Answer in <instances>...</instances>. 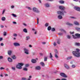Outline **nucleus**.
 <instances>
[{"mask_svg":"<svg viewBox=\"0 0 80 80\" xmlns=\"http://www.w3.org/2000/svg\"><path fill=\"white\" fill-rule=\"evenodd\" d=\"M23 50L24 52V53H26V54H28V50L27 49V48H24Z\"/></svg>","mask_w":80,"mask_h":80,"instance_id":"obj_5","label":"nucleus"},{"mask_svg":"<svg viewBox=\"0 0 80 80\" xmlns=\"http://www.w3.org/2000/svg\"><path fill=\"white\" fill-rule=\"evenodd\" d=\"M71 18H73V19H75V18H75V17H71Z\"/></svg>","mask_w":80,"mask_h":80,"instance_id":"obj_55","label":"nucleus"},{"mask_svg":"<svg viewBox=\"0 0 80 80\" xmlns=\"http://www.w3.org/2000/svg\"><path fill=\"white\" fill-rule=\"evenodd\" d=\"M14 37H17V34L16 33H14L13 35Z\"/></svg>","mask_w":80,"mask_h":80,"instance_id":"obj_46","label":"nucleus"},{"mask_svg":"<svg viewBox=\"0 0 80 80\" xmlns=\"http://www.w3.org/2000/svg\"><path fill=\"white\" fill-rule=\"evenodd\" d=\"M74 8L76 10H77V11H78V12H80V7H74Z\"/></svg>","mask_w":80,"mask_h":80,"instance_id":"obj_7","label":"nucleus"},{"mask_svg":"<svg viewBox=\"0 0 80 80\" xmlns=\"http://www.w3.org/2000/svg\"><path fill=\"white\" fill-rule=\"evenodd\" d=\"M38 1H39V2L40 3H42V2H41V0H38Z\"/></svg>","mask_w":80,"mask_h":80,"instance_id":"obj_60","label":"nucleus"},{"mask_svg":"<svg viewBox=\"0 0 80 80\" xmlns=\"http://www.w3.org/2000/svg\"><path fill=\"white\" fill-rule=\"evenodd\" d=\"M31 62L32 63H35L37 62V60L35 59H32L31 60Z\"/></svg>","mask_w":80,"mask_h":80,"instance_id":"obj_10","label":"nucleus"},{"mask_svg":"<svg viewBox=\"0 0 80 80\" xmlns=\"http://www.w3.org/2000/svg\"><path fill=\"white\" fill-rule=\"evenodd\" d=\"M12 58H13V59H15V58H16V57H15V56L14 55H13L12 56Z\"/></svg>","mask_w":80,"mask_h":80,"instance_id":"obj_30","label":"nucleus"},{"mask_svg":"<svg viewBox=\"0 0 80 80\" xmlns=\"http://www.w3.org/2000/svg\"><path fill=\"white\" fill-rule=\"evenodd\" d=\"M58 19H62V18H63L62 17V16L61 15H59L58 16Z\"/></svg>","mask_w":80,"mask_h":80,"instance_id":"obj_14","label":"nucleus"},{"mask_svg":"<svg viewBox=\"0 0 80 80\" xmlns=\"http://www.w3.org/2000/svg\"><path fill=\"white\" fill-rule=\"evenodd\" d=\"M7 35V32H4L3 36H6Z\"/></svg>","mask_w":80,"mask_h":80,"instance_id":"obj_41","label":"nucleus"},{"mask_svg":"<svg viewBox=\"0 0 80 80\" xmlns=\"http://www.w3.org/2000/svg\"><path fill=\"white\" fill-rule=\"evenodd\" d=\"M61 80H67L66 79L62 78V79Z\"/></svg>","mask_w":80,"mask_h":80,"instance_id":"obj_64","label":"nucleus"},{"mask_svg":"<svg viewBox=\"0 0 80 80\" xmlns=\"http://www.w3.org/2000/svg\"><path fill=\"white\" fill-rule=\"evenodd\" d=\"M16 68H17L19 69H22V67L19 65V64L17 65L16 66Z\"/></svg>","mask_w":80,"mask_h":80,"instance_id":"obj_8","label":"nucleus"},{"mask_svg":"<svg viewBox=\"0 0 80 80\" xmlns=\"http://www.w3.org/2000/svg\"><path fill=\"white\" fill-rule=\"evenodd\" d=\"M12 8H13L14 7V6H11Z\"/></svg>","mask_w":80,"mask_h":80,"instance_id":"obj_61","label":"nucleus"},{"mask_svg":"<svg viewBox=\"0 0 80 80\" xmlns=\"http://www.w3.org/2000/svg\"><path fill=\"white\" fill-rule=\"evenodd\" d=\"M11 68L13 70H15V67H12Z\"/></svg>","mask_w":80,"mask_h":80,"instance_id":"obj_40","label":"nucleus"},{"mask_svg":"<svg viewBox=\"0 0 80 80\" xmlns=\"http://www.w3.org/2000/svg\"><path fill=\"white\" fill-rule=\"evenodd\" d=\"M29 66V65L28 64H26L25 65V67H28Z\"/></svg>","mask_w":80,"mask_h":80,"instance_id":"obj_44","label":"nucleus"},{"mask_svg":"<svg viewBox=\"0 0 80 80\" xmlns=\"http://www.w3.org/2000/svg\"><path fill=\"white\" fill-rule=\"evenodd\" d=\"M53 45L54 46H56V45H57V43H56L55 42H54Z\"/></svg>","mask_w":80,"mask_h":80,"instance_id":"obj_50","label":"nucleus"},{"mask_svg":"<svg viewBox=\"0 0 80 80\" xmlns=\"http://www.w3.org/2000/svg\"><path fill=\"white\" fill-rule=\"evenodd\" d=\"M52 57H53V56H52V53H50V58H51V60H53V59H52Z\"/></svg>","mask_w":80,"mask_h":80,"instance_id":"obj_20","label":"nucleus"},{"mask_svg":"<svg viewBox=\"0 0 80 80\" xmlns=\"http://www.w3.org/2000/svg\"><path fill=\"white\" fill-rule=\"evenodd\" d=\"M47 29L49 31H50V30L51 29H52V28L50 26H48V27Z\"/></svg>","mask_w":80,"mask_h":80,"instance_id":"obj_23","label":"nucleus"},{"mask_svg":"<svg viewBox=\"0 0 80 80\" xmlns=\"http://www.w3.org/2000/svg\"><path fill=\"white\" fill-rule=\"evenodd\" d=\"M30 39V37H26V40H29Z\"/></svg>","mask_w":80,"mask_h":80,"instance_id":"obj_45","label":"nucleus"},{"mask_svg":"<svg viewBox=\"0 0 80 80\" xmlns=\"http://www.w3.org/2000/svg\"><path fill=\"white\" fill-rule=\"evenodd\" d=\"M36 70H40L41 69V68L40 66H37L36 67Z\"/></svg>","mask_w":80,"mask_h":80,"instance_id":"obj_16","label":"nucleus"},{"mask_svg":"<svg viewBox=\"0 0 80 80\" xmlns=\"http://www.w3.org/2000/svg\"><path fill=\"white\" fill-rule=\"evenodd\" d=\"M3 40V38H0V41H2Z\"/></svg>","mask_w":80,"mask_h":80,"instance_id":"obj_62","label":"nucleus"},{"mask_svg":"<svg viewBox=\"0 0 80 80\" xmlns=\"http://www.w3.org/2000/svg\"><path fill=\"white\" fill-rule=\"evenodd\" d=\"M54 52L56 53H58V51H57V49H55L54 50Z\"/></svg>","mask_w":80,"mask_h":80,"instance_id":"obj_48","label":"nucleus"},{"mask_svg":"<svg viewBox=\"0 0 80 80\" xmlns=\"http://www.w3.org/2000/svg\"><path fill=\"white\" fill-rule=\"evenodd\" d=\"M40 64L42 66V67H44L45 66V64H44V63L43 62H40Z\"/></svg>","mask_w":80,"mask_h":80,"instance_id":"obj_22","label":"nucleus"},{"mask_svg":"<svg viewBox=\"0 0 80 80\" xmlns=\"http://www.w3.org/2000/svg\"><path fill=\"white\" fill-rule=\"evenodd\" d=\"M39 21V19L38 18L37 19V24H38V22Z\"/></svg>","mask_w":80,"mask_h":80,"instance_id":"obj_49","label":"nucleus"},{"mask_svg":"<svg viewBox=\"0 0 80 80\" xmlns=\"http://www.w3.org/2000/svg\"><path fill=\"white\" fill-rule=\"evenodd\" d=\"M3 58V56H0V59H2Z\"/></svg>","mask_w":80,"mask_h":80,"instance_id":"obj_58","label":"nucleus"},{"mask_svg":"<svg viewBox=\"0 0 80 80\" xmlns=\"http://www.w3.org/2000/svg\"><path fill=\"white\" fill-rule=\"evenodd\" d=\"M57 43H58V44L60 43V39H58Z\"/></svg>","mask_w":80,"mask_h":80,"instance_id":"obj_18","label":"nucleus"},{"mask_svg":"<svg viewBox=\"0 0 80 80\" xmlns=\"http://www.w3.org/2000/svg\"><path fill=\"white\" fill-rule=\"evenodd\" d=\"M60 75L61 76H62V77H65V78H66L67 77V76L65 73H60Z\"/></svg>","mask_w":80,"mask_h":80,"instance_id":"obj_6","label":"nucleus"},{"mask_svg":"<svg viewBox=\"0 0 80 80\" xmlns=\"http://www.w3.org/2000/svg\"><path fill=\"white\" fill-rule=\"evenodd\" d=\"M59 2L60 3H61V4L64 3V1H59Z\"/></svg>","mask_w":80,"mask_h":80,"instance_id":"obj_25","label":"nucleus"},{"mask_svg":"<svg viewBox=\"0 0 80 80\" xmlns=\"http://www.w3.org/2000/svg\"><path fill=\"white\" fill-rule=\"evenodd\" d=\"M71 67L72 68H75V65H72L71 66Z\"/></svg>","mask_w":80,"mask_h":80,"instance_id":"obj_42","label":"nucleus"},{"mask_svg":"<svg viewBox=\"0 0 80 80\" xmlns=\"http://www.w3.org/2000/svg\"><path fill=\"white\" fill-rule=\"evenodd\" d=\"M35 12L37 13H40V11H39L38 10V9H37Z\"/></svg>","mask_w":80,"mask_h":80,"instance_id":"obj_34","label":"nucleus"},{"mask_svg":"<svg viewBox=\"0 0 80 80\" xmlns=\"http://www.w3.org/2000/svg\"><path fill=\"white\" fill-rule=\"evenodd\" d=\"M55 57H56V58H58V56L56 54H55Z\"/></svg>","mask_w":80,"mask_h":80,"instance_id":"obj_53","label":"nucleus"},{"mask_svg":"<svg viewBox=\"0 0 80 80\" xmlns=\"http://www.w3.org/2000/svg\"><path fill=\"white\" fill-rule=\"evenodd\" d=\"M45 6L46 7H50V5H49V3H46L45 4Z\"/></svg>","mask_w":80,"mask_h":80,"instance_id":"obj_17","label":"nucleus"},{"mask_svg":"<svg viewBox=\"0 0 80 80\" xmlns=\"http://www.w3.org/2000/svg\"><path fill=\"white\" fill-rule=\"evenodd\" d=\"M18 64L21 65V66H23V63H18Z\"/></svg>","mask_w":80,"mask_h":80,"instance_id":"obj_36","label":"nucleus"},{"mask_svg":"<svg viewBox=\"0 0 80 80\" xmlns=\"http://www.w3.org/2000/svg\"><path fill=\"white\" fill-rule=\"evenodd\" d=\"M23 70L24 71H27V70H28V69L26 68H23Z\"/></svg>","mask_w":80,"mask_h":80,"instance_id":"obj_32","label":"nucleus"},{"mask_svg":"<svg viewBox=\"0 0 80 80\" xmlns=\"http://www.w3.org/2000/svg\"><path fill=\"white\" fill-rule=\"evenodd\" d=\"M75 29L77 30V31L78 32H80V28H76Z\"/></svg>","mask_w":80,"mask_h":80,"instance_id":"obj_24","label":"nucleus"},{"mask_svg":"<svg viewBox=\"0 0 80 80\" xmlns=\"http://www.w3.org/2000/svg\"><path fill=\"white\" fill-rule=\"evenodd\" d=\"M22 80H27V78H22L21 79Z\"/></svg>","mask_w":80,"mask_h":80,"instance_id":"obj_43","label":"nucleus"},{"mask_svg":"<svg viewBox=\"0 0 80 80\" xmlns=\"http://www.w3.org/2000/svg\"><path fill=\"white\" fill-rule=\"evenodd\" d=\"M5 17H2V21H5Z\"/></svg>","mask_w":80,"mask_h":80,"instance_id":"obj_27","label":"nucleus"},{"mask_svg":"<svg viewBox=\"0 0 80 80\" xmlns=\"http://www.w3.org/2000/svg\"><path fill=\"white\" fill-rule=\"evenodd\" d=\"M64 66L65 68L67 70H69L70 69V67L67 64L65 63L64 65Z\"/></svg>","mask_w":80,"mask_h":80,"instance_id":"obj_4","label":"nucleus"},{"mask_svg":"<svg viewBox=\"0 0 80 80\" xmlns=\"http://www.w3.org/2000/svg\"><path fill=\"white\" fill-rule=\"evenodd\" d=\"M37 9H38L36 8H32V11L34 12H36Z\"/></svg>","mask_w":80,"mask_h":80,"instance_id":"obj_12","label":"nucleus"},{"mask_svg":"<svg viewBox=\"0 0 80 80\" xmlns=\"http://www.w3.org/2000/svg\"><path fill=\"white\" fill-rule=\"evenodd\" d=\"M58 35H63V33H58Z\"/></svg>","mask_w":80,"mask_h":80,"instance_id":"obj_51","label":"nucleus"},{"mask_svg":"<svg viewBox=\"0 0 80 80\" xmlns=\"http://www.w3.org/2000/svg\"><path fill=\"white\" fill-rule=\"evenodd\" d=\"M47 60V57H45L44 58V62H46Z\"/></svg>","mask_w":80,"mask_h":80,"instance_id":"obj_38","label":"nucleus"},{"mask_svg":"<svg viewBox=\"0 0 80 80\" xmlns=\"http://www.w3.org/2000/svg\"><path fill=\"white\" fill-rule=\"evenodd\" d=\"M72 58V56H70L69 57H68L67 58V60H70V59H71V58Z\"/></svg>","mask_w":80,"mask_h":80,"instance_id":"obj_31","label":"nucleus"},{"mask_svg":"<svg viewBox=\"0 0 80 80\" xmlns=\"http://www.w3.org/2000/svg\"><path fill=\"white\" fill-rule=\"evenodd\" d=\"M42 44H43V45H45V44L46 43V42H42Z\"/></svg>","mask_w":80,"mask_h":80,"instance_id":"obj_57","label":"nucleus"},{"mask_svg":"<svg viewBox=\"0 0 80 80\" xmlns=\"http://www.w3.org/2000/svg\"><path fill=\"white\" fill-rule=\"evenodd\" d=\"M74 24L76 25H79V23L77 21H75L74 22Z\"/></svg>","mask_w":80,"mask_h":80,"instance_id":"obj_15","label":"nucleus"},{"mask_svg":"<svg viewBox=\"0 0 80 80\" xmlns=\"http://www.w3.org/2000/svg\"><path fill=\"white\" fill-rule=\"evenodd\" d=\"M12 51L11 50H9L8 52V53L9 55H10L12 54Z\"/></svg>","mask_w":80,"mask_h":80,"instance_id":"obj_11","label":"nucleus"},{"mask_svg":"<svg viewBox=\"0 0 80 80\" xmlns=\"http://www.w3.org/2000/svg\"><path fill=\"white\" fill-rule=\"evenodd\" d=\"M60 30L61 31V32H64V33H66V32L63 29H60Z\"/></svg>","mask_w":80,"mask_h":80,"instance_id":"obj_28","label":"nucleus"},{"mask_svg":"<svg viewBox=\"0 0 80 80\" xmlns=\"http://www.w3.org/2000/svg\"><path fill=\"white\" fill-rule=\"evenodd\" d=\"M49 24H48V23H47L45 24V27H47L48 26Z\"/></svg>","mask_w":80,"mask_h":80,"instance_id":"obj_37","label":"nucleus"},{"mask_svg":"<svg viewBox=\"0 0 80 80\" xmlns=\"http://www.w3.org/2000/svg\"><path fill=\"white\" fill-rule=\"evenodd\" d=\"M23 32H25V33H27L28 31L27 30V29L26 28H24L23 29Z\"/></svg>","mask_w":80,"mask_h":80,"instance_id":"obj_21","label":"nucleus"},{"mask_svg":"<svg viewBox=\"0 0 80 80\" xmlns=\"http://www.w3.org/2000/svg\"><path fill=\"white\" fill-rule=\"evenodd\" d=\"M76 50L77 51H74L72 52V54L75 57H79L80 56V52H79L80 50L78 49H76Z\"/></svg>","mask_w":80,"mask_h":80,"instance_id":"obj_2","label":"nucleus"},{"mask_svg":"<svg viewBox=\"0 0 80 80\" xmlns=\"http://www.w3.org/2000/svg\"><path fill=\"white\" fill-rule=\"evenodd\" d=\"M72 36L74 39H77V38H80V34L78 33L75 34V36L72 35Z\"/></svg>","mask_w":80,"mask_h":80,"instance_id":"obj_3","label":"nucleus"},{"mask_svg":"<svg viewBox=\"0 0 80 80\" xmlns=\"http://www.w3.org/2000/svg\"><path fill=\"white\" fill-rule=\"evenodd\" d=\"M55 30V29L54 28H53L52 29L51 31L52 32H54Z\"/></svg>","mask_w":80,"mask_h":80,"instance_id":"obj_39","label":"nucleus"},{"mask_svg":"<svg viewBox=\"0 0 80 80\" xmlns=\"http://www.w3.org/2000/svg\"><path fill=\"white\" fill-rule=\"evenodd\" d=\"M14 45L15 47H17V46H20V44L18 43L15 42L14 43Z\"/></svg>","mask_w":80,"mask_h":80,"instance_id":"obj_9","label":"nucleus"},{"mask_svg":"<svg viewBox=\"0 0 80 80\" xmlns=\"http://www.w3.org/2000/svg\"><path fill=\"white\" fill-rule=\"evenodd\" d=\"M27 8H28L29 10H32V8H31L29 7H26Z\"/></svg>","mask_w":80,"mask_h":80,"instance_id":"obj_33","label":"nucleus"},{"mask_svg":"<svg viewBox=\"0 0 80 80\" xmlns=\"http://www.w3.org/2000/svg\"><path fill=\"white\" fill-rule=\"evenodd\" d=\"M5 10L3 9L2 10V15H4V13H5Z\"/></svg>","mask_w":80,"mask_h":80,"instance_id":"obj_29","label":"nucleus"},{"mask_svg":"<svg viewBox=\"0 0 80 80\" xmlns=\"http://www.w3.org/2000/svg\"><path fill=\"white\" fill-rule=\"evenodd\" d=\"M67 38H68L70 39V38H71V37H70V36L68 35V36H67Z\"/></svg>","mask_w":80,"mask_h":80,"instance_id":"obj_47","label":"nucleus"},{"mask_svg":"<svg viewBox=\"0 0 80 80\" xmlns=\"http://www.w3.org/2000/svg\"><path fill=\"white\" fill-rule=\"evenodd\" d=\"M12 15L14 17H17V15L15 14H12Z\"/></svg>","mask_w":80,"mask_h":80,"instance_id":"obj_35","label":"nucleus"},{"mask_svg":"<svg viewBox=\"0 0 80 80\" xmlns=\"http://www.w3.org/2000/svg\"><path fill=\"white\" fill-rule=\"evenodd\" d=\"M0 70H3V69H5V68H4L2 67H1L0 68Z\"/></svg>","mask_w":80,"mask_h":80,"instance_id":"obj_52","label":"nucleus"},{"mask_svg":"<svg viewBox=\"0 0 80 80\" xmlns=\"http://www.w3.org/2000/svg\"><path fill=\"white\" fill-rule=\"evenodd\" d=\"M75 45L77 46H80V43H79L76 42L75 43Z\"/></svg>","mask_w":80,"mask_h":80,"instance_id":"obj_26","label":"nucleus"},{"mask_svg":"<svg viewBox=\"0 0 80 80\" xmlns=\"http://www.w3.org/2000/svg\"><path fill=\"white\" fill-rule=\"evenodd\" d=\"M59 8L60 10H63L62 11H58L57 12V13L58 15H61L63 16L64 15V13H66L67 12L64 11V10H65V7L62 6H60L59 7Z\"/></svg>","mask_w":80,"mask_h":80,"instance_id":"obj_1","label":"nucleus"},{"mask_svg":"<svg viewBox=\"0 0 80 80\" xmlns=\"http://www.w3.org/2000/svg\"><path fill=\"white\" fill-rule=\"evenodd\" d=\"M66 25H69V26H73V24H72L68 22L66 23Z\"/></svg>","mask_w":80,"mask_h":80,"instance_id":"obj_19","label":"nucleus"},{"mask_svg":"<svg viewBox=\"0 0 80 80\" xmlns=\"http://www.w3.org/2000/svg\"><path fill=\"white\" fill-rule=\"evenodd\" d=\"M12 23H13V24H17V22H13Z\"/></svg>","mask_w":80,"mask_h":80,"instance_id":"obj_54","label":"nucleus"},{"mask_svg":"<svg viewBox=\"0 0 80 80\" xmlns=\"http://www.w3.org/2000/svg\"><path fill=\"white\" fill-rule=\"evenodd\" d=\"M5 77H7L8 76V75L7 74H5Z\"/></svg>","mask_w":80,"mask_h":80,"instance_id":"obj_63","label":"nucleus"},{"mask_svg":"<svg viewBox=\"0 0 80 80\" xmlns=\"http://www.w3.org/2000/svg\"><path fill=\"white\" fill-rule=\"evenodd\" d=\"M8 62H12V59L10 58H8Z\"/></svg>","mask_w":80,"mask_h":80,"instance_id":"obj_13","label":"nucleus"},{"mask_svg":"<svg viewBox=\"0 0 80 80\" xmlns=\"http://www.w3.org/2000/svg\"><path fill=\"white\" fill-rule=\"evenodd\" d=\"M0 27L1 28H3V27H4V26H3L2 25H1L0 26Z\"/></svg>","mask_w":80,"mask_h":80,"instance_id":"obj_59","label":"nucleus"},{"mask_svg":"<svg viewBox=\"0 0 80 80\" xmlns=\"http://www.w3.org/2000/svg\"><path fill=\"white\" fill-rule=\"evenodd\" d=\"M0 45L1 46H3V45H4L3 43H1Z\"/></svg>","mask_w":80,"mask_h":80,"instance_id":"obj_56","label":"nucleus"}]
</instances>
